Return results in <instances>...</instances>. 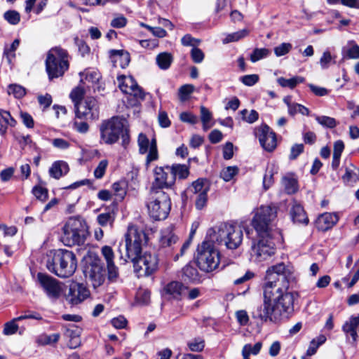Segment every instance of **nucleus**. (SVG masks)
<instances>
[{"label": "nucleus", "instance_id": "f257e3e1", "mask_svg": "<svg viewBox=\"0 0 359 359\" xmlns=\"http://www.w3.org/2000/svg\"><path fill=\"white\" fill-rule=\"evenodd\" d=\"M295 280L292 266L279 263L269 267L264 286V304L253 309L252 317L274 322L288 317L294 310V296L287 290Z\"/></svg>", "mask_w": 359, "mask_h": 359}, {"label": "nucleus", "instance_id": "f03ea898", "mask_svg": "<svg viewBox=\"0 0 359 359\" xmlns=\"http://www.w3.org/2000/svg\"><path fill=\"white\" fill-rule=\"evenodd\" d=\"M243 231L231 224L222 222L208 229L205 239L198 245L195 257L198 267L205 273L216 270L220 262V252L215 246L224 245L236 249L241 243Z\"/></svg>", "mask_w": 359, "mask_h": 359}, {"label": "nucleus", "instance_id": "7ed1b4c3", "mask_svg": "<svg viewBox=\"0 0 359 359\" xmlns=\"http://www.w3.org/2000/svg\"><path fill=\"white\" fill-rule=\"evenodd\" d=\"M46 268L60 278H69L76 271L77 259L74 253L65 249H58L48 255Z\"/></svg>", "mask_w": 359, "mask_h": 359}, {"label": "nucleus", "instance_id": "20e7f679", "mask_svg": "<svg viewBox=\"0 0 359 359\" xmlns=\"http://www.w3.org/2000/svg\"><path fill=\"white\" fill-rule=\"evenodd\" d=\"M62 241L67 246H83L89 236L86 222L81 217H69L62 227Z\"/></svg>", "mask_w": 359, "mask_h": 359}, {"label": "nucleus", "instance_id": "39448f33", "mask_svg": "<svg viewBox=\"0 0 359 359\" xmlns=\"http://www.w3.org/2000/svg\"><path fill=\"white\" fill-rule=\"evenodd\" d=\"M146 206L149 216L154 219H165L171 209L169 193L150 189L147 198Z\"/></svg>", "mask_w": 359, "mask_h": 359}, {"label": "nucleus", "instance_id": "423d86ee", "mask_svg": "<svg viewBox=\"0 0 359 359\" xmlns=\"http://www.w3.org/2000/svg\"><path fill=\"white\" fill-rule=\"evenodd\" d=\"M147 243V236L142 229H137L135 226L131 225L128 228L125 234L124 249L126 255L123 257L121 250L119 249L121 257L126 262L127 259L133 261L141 254L143 245Z\"/></svg>", "mask_w": 359, "mask_h": 359}, {"label": "nucleus", "instance_id": "0eeeda50", "mask_svg": "<svg viewBox=\"0 0 359 359\" xmlns=\"http://www.w3.org/2000/svg\"><path fill=\"white\" fill-rule=\"evenodd\" d=\"M46 70L50 80L62 76L69 69L68 54L60 47H54L47 53Z\"/></svg>", "mask_w": 359, "mask_h": 359}, {"label": "nucleus", "instance_id": "6e6552de", "mask_svg": "<svg viewBox=\"0 0 359 359\" xmlns=\"http://www.w3.org/2000/svg\"><path fill=\"white\" fill-rule=\"evenodd\" d=\"M277 210L275 206H261L257 209L253 219L252 225L259 235L273 236H280L278 230H273L271 223L276 219Z\"/></svg>", "mask_w": 359, "mask_h": 359}, {"label": "nucleus", "instance_id": "1a4fd4ad", "mask_svg": "<svg viewBox=\"0 0 359 359\" xmlns=\"http://www.w3.org/2000/svg\"><path fill=\"white\" fill-rule=\"evenodd\" d=\"M84 266V276L96 288L102 285L106 279V269L100 257L95 252H88Z\"/></svg>", "mask_w": 359, "mask_h": 359}, {"label": "nucleus", "instance_id": "9d476101", "mask_svg": "<svg viewBox=\"0 0 359 359\" xmlns=\"http://www.w3.org/2000/svg\"><path fill=\"white\" fill-rule=\"evenodd\" d=\"M124 128V120L118 117L104 121L100 127L101 140L107 144H112L118 141Z\"/></svg>", "mask_w": 359, "mask_h": 359}, {"label": "nucleus", "instance_id": "9b49d317", "mask_svg": "<svg viewBox=\"0 0 359 359\" xmlns=\"http://www.w3.org/2000/svg\"><path fill=\"white\" fill-rule=\"evenodd\" d=\"M154 176L150 189L168 192L175 185V177L169 165L156 167Z\"/></svg>", "mask_w": 359, "mask_h": 359}, {"label": "nucleus", "instance_id": "f8f14e48", "mask_svg": "<svg viewBox=\"0 0 359 359\" xmlns=\"http://www.w3.org/2000/svg\"><path fill=\"white\" fill-rule=\"evenodd\" d=\"M135 272L137 276H149L154 273L158 268V258L156 255L145 252L140 255L133 261Z\"/></svg>", "mask_w": 359, "mask_h": 359}, {"label": "nucleus", "instance_id": "ddd939ff", "mask_svg": "<svg viewBox=\"0 0 359 359\" xmlns=\"http://www.w3.org/2000/svg\"><path fill=\"white\" fill-rule=\"evenodd\" d=\"M260 239L258 243L252 247V252L257 256L259 261L266 259L268 257L275 254L276 241L281 237L276 235L275 238L273 236L259 235Z\"/></svg>", "mask_w": 359, "mask_h": 359}, {"label": "nucleus", "instance_id": "4468645a", "mask_svg": "<svg viewBox=\"0 0 359 359\" xmlns=\"http://www.w3.org/2000/svg\"><path fill=\"white\" fill-rule=\"evenodd\" d=\"M76 118L95 120L99 118V106L97 101L93 97H86L75 108Z\"/></svg>", "mask_w": 359, "mask_h": 359}, {"label": "nucleus", "instance_id": "2eb2a0df", "mask_svg": "<svg viewBox=\"0 0 359 359\" xmlns=\"http://www.w3.org/2000/svg\"><path fill=\"white\" fill-rule=\"evenodd\" d=\"M137 144L140 154L148 153L145 161V165L147 169L152 161H156L158 158L156 140L154 137L150 141L145 134L141 133L138 135Z\"/></svg>", "mask_w": 359, "mask_h": 359}, {"label": "nucleus", "instance_id": "dca6fc26", "mask_svg": "<svg viewBox=\"0 0 359 359\" xmlns=\"http://www.w3.org/2000/svg\"><path fill=\"white\" fill-rule=\"evenodd\" d=\"M254 135L265 151L271 152L276 148V135L266 124L256 127L254 129Z\"/></svg>", "mask_w": 359, "mask_h": 359}, {"label": "nucleus", "instance_id": "f3484780", "mask_svg": "<svg viewBox=\"0 0 359 359\" xmlns=\"http://www.w3.org/2000/svg\"><path fill=\"white\" fill-rule=\"evenodd\" d=\"M37 279L48 298L57 299L60 297L63 289L62 284L60 281L42 273L37 274Z\"/></svg>", "mask_w": 359, "mask_h": 359}, {"label": "nucleus", "instance_id": "a211bd4d", "mask_svg": "<svg viewBox=\"0 0 359 359\" xmlns=\"http://www.w3.org/2000/svg\"><path fill=\"white\" fill-rule=\"evenodd\" d=\"M90 297V291L83 283L73 282L69 285L67 300L72 305H76Z\"/></svg>", "mask_w": 359, "mask_h": 359}, {"label": "nucleus", "instance_id": "6ab92c4d", "mask_svg": "<svg viewBox=\"0 0 359 359\" xmlns=\"http://www.w3.org/2000/svg\"><path fill=\"white\" fill-rule=\"evenodd\" d=\"M101 254L107 263L108 279L110 281H114L118 276V268L115 266L114 262V252L110 246L104 245L101 248Z\"/></svg>", "mask_w": 359, "mask_h": 359}, {"label": "nucleus", "instance_id": "aec40b11", "mask_svg": "<svg viewBox=\"0 0 359 359\" xmlns=\"http://www.w3.org/2000/svg\"><path fill=\"white\" fill-rule=\"evenodd\" d=\"M339 218L336 214L325 212L317 218L316 225L318 230L325 231L336 224Z\"/></svg>", "mask_w": 359, "mask_h": 359}, {"label": "nucleus", "instance_id": "412c9836", "mask_svg": "<svg viewBox=\"0 0 359 359\" xmlns=\"http://www.w3.org/2000/svg\"><path fill=\"white\" fill-rule=\"evenodd\" d=\"M342 330L346 334L350 335L353 341L359 337V315L351 316L342 326Z\"/></svg>", "mask_w": 359, "mask_h": 359}, {"label": "nucleus", "instance_id": "4be33fe9", "mask_svg": "<svg viewBox=\"0 0 359 359\" xmlns=\"http://www.w3.org/2000/svg\"><path fill=\"white\" fill-rule=\"evenodd\" d=\"M177 241L178 237L173 232L172 226H168L161 231L159 238V245L161 248H172Z\"/></svg>", "mask_w": 359, "mask_h": 359}, {"label": "nucleus", "instance_id": "5701e85b", "mask_svg": "<svg viewBox=\"0 0 359 359\" xmlns=\"http://www.w3.org/2000/svg\"><path fill=\"white\" fill-rule=\"evenodd\" d=\"M290 215L294 223L307 224L309 222V219L303 207L297 202H294L292 204Z\"/></svg>", "mask_w": 359, "mask_h": 359}, {"label": "nucleus", "instance_id": "b1692460", "mask_svg": "<svg viewBox=\"0 0 359 359\" xmlns=\"http://www.w3.org/2000/svg\"><path fill=\"white\" fill-rule=\"evenodd\" d=\"M187 289V286L178 281L170 282L165 287V292L177 299H180Z\"/></svg>", "mask_w": 359, "mask_h": 359}, {"label": "nucleus", "instance_id": "393cba45", "mask_svg": "<svg viewBox=\"0 0 359 359\" xmlns=\"http://www.w3.org/2000/svg\"><path fill=\"white\" fill-rule=\"evenodd\" d=\"M341 53L345 60L359 59V46L353 40L348 41L342 48Z\"/></svg>", "mask_w": 359, "mask_h": 359}, {"label": "nucleus", "instance_id": "a878e982", "mask_svg": "<svg viewBox=\"0 0 359 359\" xmlns=\"http://www.w3.org/2000/svg\"><path fill=\"white\" fill-rule=\"evenodd\" d=\"M16 121L11 116L9 111L0 109V135H6L8 127H14Z\"/></svg>", "mask_w": 359, "mask_h": 359}, {"label": "nucleus", "instance_id": "bb28decb", "mask_svg": "<svg viewBox=\"0 0 359 359\" xmlns=\"http://www.w3.org/2000/svg\"><path fill=\"white\" fill-rule=\"evenodd\" d=\"M68 164L62 161L55 162L49 170L50 175L55 179H60L63 175L69 172Z\"/></svg>", "mask_w": 359, "mask_h": 359}, {"label": "nucleus", "instance_id": "cd10ccee", "mask_svg": "<svg viewBox=\"0 0 359 359\" xmlns=\"http://www.w3.org/2000/svg\"><path fill=\"white\" fill-rule=\"evenodd\" d=\"M282 184L288 194H293L298 190L297 179L292 174H287L282 179Z\"/></svg>", "mask_w": 359, "mask_h": 359}, {"label": "nucleus", "instance_id": "c85d7f7f", "mask_svg": "<svg viewBox=\"0 0 359 359\" xmlns=\"http://www.w3.org/2000/svg\"><path fill=\"white\" fill-rule=\"evenodd\" d=\"M117 81L118 83V87L121 90L128 94L130 90L132 89L133 86H136V81L133 79V76H126L124 75H121L117 77Z\"/></svg>", "mask_w": 359, "mask_h": 359}, {"label": "nucleus", "instance_id": "c756f323", "mask_svg": "<svg viewBox=\"0 0 359 359\" xmlns=\"http://www.w3.org/2000/svg\"><path fill=\"white\" fill-rule=\"evenodd\" d=\"M182 272V278L184 280H187L194 283L200 281V274L197 269L193 266L192 265H186L183 268Z\"/></svg>", "mask_w": 359, "mask_h": 359}, {"label": "nucleus", "instance_id": "7c9ffc66", "mask_svg": "<svg viewBox=\"0 0 359 359\" xmlns=\"http://www.w3.org/2000/svg\"><path fill=\"white\" fill-rule=\"evenodd\" d=\"M156 63L158 67L161 69H168L173 60L172 55L171 53L163 52L159 53L156 57Z\"/></svg>", "mask_w": 359, "mask_h": 359}, {"label": "nucleus", "instance_id": "2f4dec72", "mask_svg": "<svg viewBox=\"0 0 359 359\" xmlns=\"http://www.w3.org/2000/svg\"><path fill=\"white\" fill-rule=\"evenodd\" d=\"M170 168L174 175L175 181L176 180L177 176L180 179H185L189 174V168L186 165L174 164L172 166H170Z\"/></svg>", "mask_w": 359, "mask_h": 359}, {"label": "nucleus", "instance_id": "473e14b6", "mask_svg": "<svg viewBox=\"0 0 359 359\" xmlns=\"http://www.w3.org/2000/svg\"><path fill=\"white\" fill-rule=\"evenodd\" d=\"M109 53L112 58L118 57L121 60V66L123 68L128 65L130 58L128 52L123 50H111Z\"/></svg>", "mask_w": 359, "mask_h": 359}, {"label": "nucleus", "instance_id": "72a5a7b5", "mask_svg": "<svg viewBox=\"0 0 359 359\" xmlns=\"http://www.w3.org/2000/svg\"><path fill=\"white\" fill-rule=\"evenodd\" d=\"M284 100L287 104L288 112L290 114L294 115L297 113H300L302 115H309V109L307 107L297 103L290 104L287 102V99H285Z\"/></svg>", "mask_w": 359, "mask_h": 359}, {"label": "nucleus", "instance_id": "f704fd0d", "mask_svg": "<svg viewBox=\"0 0 359 359\" xmlns=\"http://www.w3.org/2000/svg\"><path fill=\"white\" fill-rule=\"evenodd\" d=\"M277 81L282 87L294 88L298 83H302L304 81V79L299 76H295L288 79L280 77L278 79Z\"/></svg>", "mask_w": 359, "mask_h": 359}, {"label": "nucleus", "instance_id": "c9c22d12", "mask_svg": "<svg viewBox=\"0 0 359 359\" xmlns=\"http://www.w3.org/2000/svg\"><path fill=\"white\" fill-rule=\"evenodd\" d=\"M246 30L245 29L231 34H227L222 39V43L226 44L231 42H236L240 39L244 38L246 35Z\"/></svg>", "mask_w": 359, "mask_h": 359}, {"label": "nucleus", "instance_id": "e433bc0d", "mask_svg": "<svg viewBox=\"0 0 359 359\" xmlns=\"http://www.w3.org/2000/svg\"><path fill=\"white\" fill-rule=\"evenodd\" d=\"M201 119L204 130H208L212 127V125L209 124L212 119V114L206 107L203 106L201 107Z\"/></svg>", "mask_w": 359, "mask_h": 359}, {"label": "nucleus", "instance_id": "4c0bfd02", "mask_svg": "<svg viewBox=\"0 0 359 359\" xmlns=\"http://www.w3.org/2000/svg\"><path fill=\"white\" fill-rule=\"evenodd\" d=\"M8 93L13 95L15 98L20 99L26 94V90L22 86L18 84H11L8 88Z\"/></svg>", "mask_w": 359, "mask_h": 359}, {"label": "nucleus", "instance_id": "58836bf2", "mask_svg": "<svg viewBox=\"0 0 359 359\" xmlns=\"http://www.w3.org/2000/svg\"><path fill=\"white\" fill-rule=\"evenodd\" d=\"M238 168L236 166H228L224 168L221 173V177L226 182H229L238 173Z\"/></svg>", "mask_w": 359, "mask_h": 359}, {"label": "nucleus", "instance_id": "ea45409f", "mask_svg": "<svg viewBox=\"0 0 359 359\" xmlns=\"http://www.w3.org/2000/svg\"><path fill=\"white\" fill-rule=\"evenodd\" d=\"M84 90L81 86H77L72 90L70 93V97L74 103V107H76V104L82 102V99L84 95Z\"/></svg>", "mask_w": 359, "mask_h": 359}, {"label": "nucleus", "instance_id": "a19ab883", "mask_svg": "<svg viewBox=\"0 0 359 359\" xmlns=\"http://www.w3.org/2000/svg\"><path fill=\"white\" fill-rule=\"evenodd\" d=\"M20 44L19 39H15L10 47L6 46L4 51V55L6 57L8 62L10 63L12 58L15 57L14 52L16 50Z\"/></svg>", "mask_w": 359, "mask_h": 359}, {"label": "nucleus", "instance_id": "79ce46f5", "mask_svg": "<svg viewBox=\"0 0 359 359\" xmlns=\"http://www.w3.org/2000/svg\"><path fill=\"white\" fill-rule=\"evenodd\" d=\"M316 120L319 124L326 128H333L337 126V121L332 117L327 116H317L316 117Z\"/></svg>", "mask_w": 359, "mask_h": 359}, {"label": "nucleus", "instance_id": "37998d69", "mask_svg": "<svg viewBox=\"0 0 359 359\" xmlns=\"http://www.w3.org/2000/svg\"><path fill=\"white\" fill-rule=\"evenodd\" d=\"M276 172L277 168H276L274 165H272L271 170H269V168H267L266 173L265 174L263 179V186L266 190L273 184V173Z\"/></svg>", "mask_w": 359, "mask_h": 359}, {"label": "nucleus", "instance_id": "c03bdc74", "mask_svg": "<svg viewBox=\"0 0 359 359\" xmlns=\"http://www.w3.org/2000/svg\"><path fill=\"white\" fill-rule=\"evenodd\" d=\"M192 187L194 189V192L196 194H198L199 193H203L205 190V193H208L209 191V187L207 184V181L203 179H198L194 182L192 184Z\"/></svg>", "mask_w": 359, "mask_h": 359}, {"label": "nucleus", "instance_id": "a18cd8bd", "mask_svg": "<svg viewBox=\"0 0 359 359\" xmlns=\"http://www.w3.org/2000/svg\"><path fill=\"white\" fill-rule=\"evenodd\" d=\"M60 335L58 333L52 334L50 335H42L38 339V343L42 345L55 344L60 339Z\"/></svg>", "mask_w": 359, "mask_h": 359}, {"label": "nucleus", "instance_id": "49530a36", "mask_svg": "<svg viewBox=\"0 0 359 359\" xmlns=\"http://www.w3.org/2000/svg\"><path fill=\"white\" fill-rule=\"evenodd\" d=\"M26 2H27V4L25 6V11L27 13L33 11L35 13L39 14L46 6V3L44 1H40L37 5L35 4L36 1H26Z\"/></svg>", "mask_w": 359, "mask_h": 359}, {"label": "nucleus", "instance_id": "de8ad7c7", "mask_svg": "<svg viewBox=\"0 0 359 359\" xmlns=\"http://www.w3.org/2000/svg\"><path fill=\"white\" fill-rule=\"evenodd\" d=\"M269 54V50L266 48H256L250 55V60L255 62L261 59L267 57Z\"/></svg>", "mask_w": 359, "mask_h": 359}, {"label": "nucleus", "instance_id": "09e8293b", "mask_svg": "<svg viewBox=\"0 0 359 359\" xmlns=\"http://www.w3.org/2000/svg\"><path fill=\"white\" fill-rule=\"evenodd\" d=\"M4 17L10 24L15 25L19 23L20 20V15L18 12L15 11H6Z\"/></svg>", "mask_w": 359, "mask_h": 359}, {"label": "nucleus", "instance_id": "8fccbe9b", "mask_svg": "<svg viewBox=\"0 0 359 359\" xmlns=\"http://www.w3.org/2000/svg\"><path fill=\"white\" fill-rule=\"evenodd\" d=\"M201 42L199 39H196L191 36V34H185L181 39V43L184 46H192L193 48L197 47Z\"/></svg>", "mask_w": 359, "mask_h": 359}, {"label": "nucleus", "instance_id": "3c124183", "mask_svg": "<svg viewBox=\"0 0 359 359\" xmlns=\"http://www.w3.org/2000/svg\"><path fill=\"white\" fill-rule=\"evenodd\" d=\"M190 351L194 352H201L203 350L205 344L204 341L201 339H194L187 344Z\"/></svg>", "mask_w": 359, "mask_h": 359}, {"label": "nucleus", "instance_id": "603ef678", "mask_svg": "<svg viewBox=\"0 0 359 359\" xmlns=\"http://www.w3.org/2000/svg\"><path fill=\"white\" fill-rule=\"evenodd\" d=\"M32 194L36 198L41 201H45L48 198V190L47 189L41 186H35L32 189Z\"/></svg>", "mask_w": 359, "mask_h": 359}, {"label": "nucleus", "instance_id": "864d4df0", "mask_svg": "<svg viewBox=\"0 0 359 359\" xmlns=\"http://www.w3.org/2000/svg\"><path fill=\"white\" fill-rule=\"evenodd\" d=\"M292 44L290 43H282L274 48V53L277 57H280L288 53L292 49Z\"/></svg>", "mask_w": 359, "mask_h": 359}, {"label": "nucleus", "instance_id": "5fc2aeb1", "mask_svg": "<svg viewBox=\"0 0 359 359\" xmlns=\"http://www.w3.org/2000/svg\"><path fill=\"white\" fill-rule=\"evenodd\" d=\"M107 165L108 161L107 160H102L94 170L95 177L101 179L105 174Z\"/></svg>", "mask_w": 359, "mask_h": 359}, {"label": "nucleus", "instance_id": "6e6d98bb", "mask_svg": "<svg viewBox=\"0 0 359 359\" xmlns=\"http://www.w3.org/2000/svg\"><path fill=\"white\" fill-rule=\"evenodd\" d=\"M18 330V325L16 322L13 319L12 320L7 322L4 325L3 333L5 335H12L17 332Z\"/></svg>", "mask_w": 359, "mask_h": 359}, {"label": "nucleus", "instance_id": "4d7b16f0", "mask_svg": "<svg viewBox=\"0 0 359 359\" xmlns=\"http://www.w3.org/2000/svg\"><path fill=\"white\" fill-rule=\"evenodd\" d=\"M190 55L193 62L195 63H201L205 57L203 52L197 47L192 48Z\"/></svg>", "mask_w": 359, "mask_h": 359}, {"label": "nucleus", "instance_id": "13d9d810", "mask_svg": "<svg viewBox=\"0 0 359 359\" xmlns=\"http://www.w3.org/2000/svg\"><path fill=\"white\" fill-rule=\"evenodd\" d=\"M304 149V146L303 144H294L290 149V154L289 155V158L290 160L296 159L302 153H303Z\"/></svg>", "mask_w": 359, "mask_h": 359}, {"label": "nucleus", "instance_id": "bf43d9fd", "mask_svg": "<svg viewBox=\"0 0 359 359\" xmlns=\"http://www.w3.org/2000/svg\"><path fill=\"white\" fill-rule=\"evenodd\" d=\"M223 158L225 160H229L233 156V144L228 142L222 147Z\"/></svg>", "mask_w": 359, "mask_h": 359}, {"label": "nucleus", "instance_id": "052dcab7", "mask_svg": "<svg viewBox=\"0 0 359 359\" xmlns=\"http://www.w3.org/2000/svg\"><path fill=\"white\" fill-rule=\"evenodd\" d=\"M113 191H114V194L118 196L120 198L123 199L124 196L126 195V190H125V184L124 182H115L112 185Z\"/></svg>", "mask_w": 359, "mask_h": 359}, {"label": "nucleus", "instance_id": "680f3d73", "mask_svg": "<svg viewBox=\"0 0 359 359\" xmlns=\"http://www.w3.org/2000/svg\"><path fill=\"white\" fill-rule=\"evenodd\" d=\"M73 128L80 133H86L88 131L89 126L86 121H79L75 119L73 122Z\"/></svg>", "mask_w": 359, "mask_h": 359}, {"label": "nucleus", "instance_id": "e2e57ef3", "mask_svg": "<svg viewBox=\"0 0 359 359\" xmlns=\"http://www.w3.org/2000/svg\"><path fill=\"white\" fill-rule=\"evenodd\" d=\"M342 178L346 182H356L359 180L358 174L349 168L346 169Z\"/></svg>", "mask_w": 359, "mask_h": 359}, {"label": "nucleus", "instance_id": "0e129e2a", "mask_svg": "<svg viewBox=\"0 0 359 359\" xmlns=\"http://www.w3.org/2000/svg\"><path fill=\"white\" fill-rule=\"evenodd\" d=\"M127 24V19L122 15H119L111 21V26L114 28L124 27Z\"/></svg>", "mask_w": 359, "mask_h": 359}, {"label": "nucleus", "instance_id": "69168bd1", "mask_svg": "<svg viewBox=\"0 0 359 359\" xmlns=\"http://www.w3.org/2000/svg\"><path fill=\"white\" fill-rule=\"evenodd\" d=\"M158 121L159 125L162 128H168L170 126L171 121H170L167 113L165 111H160L158 116Z\"/></svg>", "mask_w": 359, "mask_h": 359}, {"label": "nucleus", "instance_id": "338daca9", "mask_svg": "<svg viewBox=\"0 0 359 359\" xmlns=\"http://www.w3.org/2000/svg\"><path fill=\"white\" fill-rule=\"evenodd\" d=\"M194 86L190 84L184 85L180 87L179 93L182 100H185L187 96L194 92Z\"/></svg>", "mask_w": 359, "mask_h": 359}, {"label": "nucleus", "instance_id": "774afa93", "mask_svg": "<svg viewBox=\"0 0 359 359\" xmlns=\"http://www.w3.org/2000/svg\"><path fill=\"white\" fill-rule=\"evenodd\" d=\"M81 333V329L74 325H70L65 332V334L69 339L80 337Z\"/></svg>", "mask_w": 359, "mask_h": 359}]
</instances>
